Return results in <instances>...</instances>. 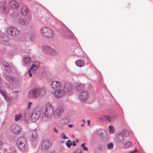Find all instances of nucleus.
<instances>
[{
  "instance_id": "6ab92c4d",
  "label": "nucleus",
  "mask_w": 153,
  "mask_h": 153,
  "mask_svg": "<svg viewBox=\"0 0 153 153\" xmlns=\"http://www.w3.org/2000/svg\"><path fill=\"white\" fill-rule=\"evenodd\" d=\"M75 88L77 91L80 92L83 90L84 87L83 85L77 84Z\"/></svg>"
},
{
  "instance_id": "f03ea898",
  "label": "nucleus",
  "mask_w": 153,
  "mask_h": 153,
  "mask_svg": "<svg viewBox=\"0 0 153 153\" xmlns=\"http://www.w3.org/2000/svg\"><path fill=\"white\" fill-rule=\"evenodd\" d=\"M54 107L50 104H46L45 109V112L43 115L42 119L46 118L50 119L53 116Z\"/></svg>"
},
{
  "instance_id": "dca6fc26",
  "label": "nucleus",
  "mask_w": 153,
  "mask_h": 153,
  "mask_svg": "<svg viewBox=\"0 0 153 153\" xmlns=\"http://www.w3.org/2000/svg\"><path fill=\"white\" fill-rule=\"evenodd\" d=\"M28 12V9L25 6H23L21 8V12L23 16H26Z\"/></svg>"
},
{
  "instance_id": "5701e85b",
  "label": "nucleus",
  "mask_w": 153,
  "mask_h": 153,
  "mask_svg": "<svg viewBox=\"0 0 153 153\" xmlns=\"http://www.w3.org/2000/svg\"><path fill=\"white\" fill-rule=\"evenodd\" d=\"M6 79L7 80L11 83H12L14 82V78L12 76H6Z\"/></svg>"
},
{
  "instance_id": "cd10ccee",
  "label": "nucleus",
  "mask_w": 153,
  "mask_h": 153,
  "mask_svg": "<svg viewBox=\"0 0 153 153\" xmlns=\"http://www.w3.org/2000/svg\"><path fill=\"white\" fill-rule=\"evenodd\" d=\"M132 145L131 142L128 141L125 143L123 145L124 148H128L130 147Z\"/></svg>"
},
{
  "instance_id": "6e6552de",
  "label": "nucleus",
  "mask_w": 153,
  "mask_h": 153,
  "mask_svg": "<svg viewBox=\"0 0 153 153\" xmlns=\"http://www.w3.org/2000/svg\"><path fill=\"white\" fill-rule=\"evenodd\" d=\"M10 130L12 132L15 134H19L21 132V129L20 127L18 125H14L10 127Z\"/></svg>"
},
{
  "instance_id": "4468645a",
  "label": "nucleus",
  "mask_w": 153,
  "mask_h": 153,
  "mask_svg": "<svg viewBox=\"0 0 153 153\" xmlns=\"http://www.w3.org/2000/svg\"><path fill=\"white\" fill-rule=\"evenodd\" d=\"M75 63L77 66L79 67H82L85 65V62L82 60H77L75 61Z\"/></svg>"
},
{
  "instance_id": "412c9836",
  "label": "nucleus",
  "mask_w": 153,
  "mask_h": 153,
  "mask_svg": "<svg viewBox=\"0 0 153 153\" xmlns=\"http://www.w3.org/2000/svg\"><path fill=\"white\" fill-rule=\"evenodd\" d=\"M3 64L4 65V69L7 71H9L11 70V68L9 64L7 62H3Z\"/></svg>"
},
{
  "instance_id": "72a5a7b5",
  "label": "nucleus",
  "mask_w": 153,
  "mask_h": 153,
  "mask_svg": "<svg viewBox=\"0 0 153 153\" xmlns=\"http://www.w3.org/2000/svg\"><path fill=\"white\" fill-rule=\"evenodd\" d=\"M113 147V144L112 143H110L107 144V147L109 149H111Z\"/></svg>"
},
{
  "instance_id": "f704fd0d",
  "label": "nucleus",
  "mask_w": 153,
  "mask_h": 153,
  "mask_svg": "<svg viewBox=\"0 0 153 153\" xmlns=\"http://www.w3.org/2000/svg\"><path fill=\"white\" fill-rule=\"evenodd\" d=\"M61 138L63 139H68V138L66 136H65V135L64 133H62L61 134Z\"/></svg>"
},
{
  "instance_id": "bb28decb",
  "label": "nucleus",
  "mask_w": 153,
  "mask_h": 153,
  "mask_svg": "<svg viewBox=\"0 0 153 153\" xmlns=\"http://www.w3.org/2000/svg\"><path fill=\"white\" fill-rule=\"evenodd\" d=\"M122 135L124 137H128L129 136V133L127 131L123 130L122 131Z\"/></svg>"
},
{
  "instance_id": "37998d69",
  "label": "nucleus",
  "mask_w": 153,
  "mask_h": 153,
  "mask_svg": "<svg viewBox=\"0 0 153 153\" xmlns=\"http://www.w3.org/2000/svg\"><path fill=\"white\" fill-rule=\"evenodd\" d=\"M72 145H73L74 146H75L76 145V143H75L74 141H73V142H72Z\"/></svg>"
},
{
  "instance_id": "7c9ffc66",
  "label": "nucleus",
  "mask_w": 153,
  "mask_h": 153,
  "mask_svg": "<svg viewBox=\"0 0 153 153\" xmlns=\"http://www.w3.org/2000/svg\"><path fill=\"white\" fill-rule=\"evenodd\" d=\"M25 62L26 63H30L31 61V58L30 57H25L24 59Z\"/></svg>"
},
{
  "instance_id": "79ce46f5",
  "label": "nucleus",
  "mask_w": 153,
  "mask_h": 153,
  "mask_svg": "<svg viewBox=\"0 0 153 153\" xmlns=\"http://www.w3.org/2000/svg\"><path fill=\"white\" fill-rule=\"evenodd\" d=\"M90 122H90V120H88L87 121V123H88V126H89L90 125Z\"/></svg>"
},
{
  "instance_id": "aec40b11",
  "label": "nucleus",
  "mask_w": 153,
  "mask_h": 153,
  "mask_svg": "<svg viewBox=\"0 0 153 153\" xmlns=\"http://www.w3.org/2000/svg\"><path fill=\"white\" fill-rule=\"evenodd\" d=\"M0 92L7 100L9 101L10 100L11 98L8 96V95L7 94V93L5 91H0Z\"/></svg>"
},
{
  "instance_id": "ddd939ff",
  "label": "nucleus",
  "mask_w": 153,
  "mask_h": 153,
  "mask_svg": "<svg viewBox=\"0 0 153 153\" xmlns=\"http://www.w3.org/2000/svg\"><path fill=\"white\" fill-rule=\"evenodd\" d=\"M36 68L37 67L36 65H35L34 64H32L30 68V70H29L28 72V73L30 77H31L32 76L31 72L33 73H34L35 70L36 69Z\"/></svg>"
},
{
  "instance_id": "a19ab883",
  "label": "nucleus",
  "mask_w": 153,
  "mask_h": 153,
  "mask_svg": "<svg viewBox=\"0 0 153 153\" xmlns=\"http://www.w3.org/2000/svg\"><path fill=\"white\" fill-rule=\"evenodd\" d=\"M69 89H68V91H69L70 90H71V85H69Z\"/></svg>"
},
{
  "instance_id": "0eeeda50",
  "label": "nucleus",
  "mask_w": 153,
  "mask_h": 153,
  "mask_svg": "<svg viewBox=\"0 0 153 153\" xmlns=\"http://www.w3.org/2000/svg\"><path fill=\"white\" fill-rule=\"evenodd\" d=\"M52 142V141L50 139L44 140L42 143V149L43 150H46L48 149L51 145Z\"/></svg>"
},
{
  "instance_id": "9d476101",
  "label": "nucleus",
  "mask_w": 153,
  "mask_h": 153,
  "mask_svg": "<svg viewBox=\"0 0 153 153\" xmlns=\"http://www.w3.org/2000/svg\"><path fill=\"white\" fill-rule=\"evenodd\" d=\"M64 111L61 109H57L54 111L53 115L56 118H59L63 113Z\"/></svg>"
},
{
  "instance_id": "a878e982",
  "label": "nucleus",
  "mask_w": 153,
  "mask_h": 153,
  "mask_svg": "<svg viewBox=\"0 0 153 153\" xmlns=\"http://www.w3.org/2000/svg\"><path fill=\"white\" fill-rule=\"evenodd\" d=\"M30 134L32 135L33 138H35L36 136V132L35 130H32L30 132Z\"/></svg>"
},
{
  "instance_id": "f8f14e48",
  "label": "nucleus",
  "mask_w": 153,
  "mask_h": 153,
  "mask_svg": "<svg viewBox=\"0 0 153 153\" xmlns=\"http://www.w3.org/2000/svg\"><path fill=\"white\" fill-rule=\"evenodd\" d=\"M19 30L16 28L13 27L9 28L8 30V33L11 35H14L18 34Z\"/></svg>"
},
{
  "instance_id": "7ed1b4c3",
  "label": "nucleus",
  "mask_w": 153,
  "mask_h": 153,
  "mask_svg": "<svg viewBox=\"0 0 153 153\" xmlns=\"http://www.w3.org/2000/svg\"><path fill=\"white\" fill-rule=\"evenodd\" d=\"M42 35L47 38H51L53 35V31L50 28L46 27H42L40 30Z\"/></svg>"
},
{
  "instance_id": "c756f323",
  "label": "nucleus",
  "mask_w": 153,
  "mask_h": 153,
  "mask_svg": "<svg viewBox=\"0 0 153 153\" xmlns=\"http://www.w3.org/2000/svg\"><path fill=\"white\" fill-rule=\"evenodd\" d=\"M50 53H49V54L54 55H56L57 53V52L52 48H51V49H50Z\"/></svg>"
},
{
  "instance_id": "58836bf2",
  "label": "nucleus",
  "mask_w": 153,
  "mask_h": 153,
  "mask_svg": "<svg viewBox=\"0 0 153 153\" xmlns=\"http://www.w3.org/2000/svg\"><path fill=\"white\" fill-rule=\"evenodd\" d=\"M54 129V131L55 132L57 133H58V131L57 129H56V127H55L53 128Z\"/></svg>"
},
{
  "instance_id": "4c0bfd02",
  "label": "nucleus",
  "mask_w": 153,
  "mask_h": 153,
  "mask_svg": "<svg viewBox=\"0 0 153 153\" xmlns=\"http://www.w3.org/2000/svg\"><path fill=\"white\" fill-rule=\"evenodd\" d=\"M32 105V103H31V102H29L28 103V108L29 109H30V107H31V105Z\"/></svg>"
},
{
  "instance_id": "e433bc0d",
  "label": "nucleus",
  "mask_w": 153,
  "mask_h": 153,
  "mask_svg": "<svg viewBox=\"0 0 153 153\" xmlns=\"http://www.w3.org/2000/svg\"><path fill=\"white\" fill-rule=\"evenodd\" d=\"M137 152L136 148H135V149H134L133 151H130L129 152V153H135Z\"/></svg>"
},
{
  "instance_id": "1a4fd4ad",
  "label": "nucleus",
  "mask_w": 153,
  "mask_h": 153,
  "mask_svg": "<svg viewBox=\"0 0 153 153\" xmlns=\"http://www.w3.org/2000/svg\"><path fill=\"white\" fill-rule=\"evenodd\" d=\"M89 97L88 93L85 91L81 92L79 96L80 99L82 101H85L88 99Z\"/></svg>"
},
{
  "instance_id": "a18cd8bd",
  "label": "nucleus",
  "mask_w": 153,
  "mask_h": 153,
  "mask_svg": "<svg viewBox=\"0 0 153 153\" xmlns=\"http://www.w3.org/2000/svg\"><path fill=\"white\" fill-rule=\"evenodd\" d=\"M120 137H122V136L120 135V134H119L117 136V138L118 137L119 138Z\"/></svg>"
},
{
  "instance_id": "f257e3e1",
  "label": "nucleus",
  "mask_w": 153,
  "mask_h": 153,
  "mask_svg": "<svg viewBox=\"0 0 153 153\" xmlns=\"http://www.w3.org/2000/svg\"><path fill=\"white\" fill-rule=\"evenodd\" d=\"M46 89L45 87L37 88L33 89L29 91L28 96L30 98L36 99L45 95Z\"/></svg>"
},
{
  "instance_id": "2eb2a0df",
  "label": "nucleus",
  "mask_w": 153,
  "mask_h": 153,
  "mask_svg": "<svg viewBox=\"0 0 153 153\" xmlns=\"http://www.w3.org/2000/svg\"><path fill=\"white\" fill-rule=\"evenodd\" d=\"M10 5L12 7L17 8L19 7V3L14 0H12L10 1Z\"/></svg>"
},
{
  "instance_id": "9b49d317",
  "label": "nucleus",
  "mask_w": 153,
  "mask_h": 153,
  "mask_svg": "<svg viewBox=\"0 0 153 153\" xmlns=\"http://www.w3.org/2000/svg\"><path fill=\"white\" fill-rule=\"evenodd\" d=\"M52 88L54 90L59 89L61 88V83L59 81H55L52 82L51 84Z\"/></svg>"
},
{
  "instance_id": "39448f33",
  "label": "nucleus",
  "mask_w": 153,
  "mask_h": 153,
  "mask_svg": "<svg viewBox=\"0 0 153 153\" xmlns=\"http://www.w3.org/2000/svg\"><path fill=\"white\" fill-rule=\"evenodd\" d=\"M41 111V108L40 107L37 108L33 111L32 116L30 117L32 121L35 122L39 119Z\"/></svg>"
},
{
  "instance_id": "49530a36",
  "label": "nucleus",
  "mask_w": 153,
  "mask_h": 153,
  "mask_svg": "<svg viewBox=\"0 0 153 153\" xmlns=\"http://www.w3.org/2000/svg\"><path fill=\"white\" fill-rule=\"evenodd\" d=\"M74 142L75 143H78V141L76 139Z\"/></svg>"
},
{
  "instance_id": "20e7f679",
  "label": "nucleus",
  "mask_w": 153,
  "mask_h": 153,
  "mask_svg": "<svg viewBox=\"0 0 153 153\" xmlns=\"http://www.w3.org/2000/svg\"><path fill=\"white\" fill-rule=\"evenodd\" d=\"M16 144L18 148L21 150H25L26 149V141L23 137L19 138L17 140Z\"/></svg>"
},
{
  "instance_id": "c9c22d12",
  "label": "nucleus",
  "mask_w": 153,
  "mask_h": 153,
  "mask_svg": "<svg viewBox=\"0 0 153 153\" xmlns=\"http://www.w3.org/2000/svg\"><path fill=\"white\" fill-rule=\"evenodd\" d=\"M73 153H82V150L81 149H78L74 152Z\"/></svg>"
},
{
  "instance_id": "b1692460",
  "label": "nucleus",
  "mask_w": 153,
  "mask_h": 153,
  "mask_svg": "<svg viewBox=\"0 0 153 153\" xmlns=\"http://www.w3.org/2000/svg\"><path fill=\"white\" fill-rule=\"evenodd\" d=\"M103 119L106 121L110 122L112 121V118L109 116H104L103 117Z\"/></svg>"
},
{
  "instance_id": "393cba45",
  "label": "nucleus",
  "mask_w": 153,
  "mask_h": 153,
  "mask_svg": "<svg viewBox=\"0 0 153 153\" xmlns=\"http://www.w3.org/2000/svg\"><path fill=\"white\" fill-rule=\"evenodd\" d=\"M22 117V115L21 114L16 115L15 116V120L16 121H17L20 120Z\"/></svg>"
},
{
  "instance_id": "ea45409f",
  "label": "nucleus",
  "mask_w": 153,
  "mask_h": 153,
  "mask_svg": "<svg viewBox=\"0 0 153 153\" xmlns=\"http://www.w3.org/2000/svg\"><path fill=\"white\" fill-rule=\"evenodd\" d=\"M68 126L70 128H71L73 127V125L71 124H69L68 125Z\"/></svg>"
},
{
  "instance_id": "c85d7f7f",
  "label": "nucleus",
  "mask_w": 153,
  "mask_h": 153,
  "mask_svg": "<svg viewBox=\"0 0 153 153\" xmlns=\"http://www.w3.org/2000/svg\"><path fill=\"white\" fill-rule=\"evenodd\" d=\"M108 131L111 134H112L114 132V127L111 125L109 126L108 127Z\"/></svg>"
},
{
  "instance_id": "de8ad7c7",
  "label": "nucleus",
  "mask_w": 153,
  "mask_h": 153,
  "mask_svg": "<svg viewBox=\"0 0 153 153\" xmlns=\"http://www.w3.org/2000/svg\"><path fill=\"white\" fill-rule=\"evenodd\" d=\"M84 123L82 124H81V126H84Z\"/></svg>"
},
{
  "instance_id": "f3484780",
  "label": "nucleus",
  "mask_w": 153,
  "mask_h": 153,
  "mask_svg": "<svg viewBox=\"0 0 153 153\" xmlns=\"http://www.w3.org/2000/svg\"><path fill=\"white\" fill-rule=\"evenodd\" d=\"M42 48L43 51L44 53L46 54H49V53H50V52L51 51L50 49H51V48L46 46H42Z\"/></svg>"
},
{
  "instance_id": "2f4dec72",
  "label": "nucleus",
  "mask_w": 153,
  "mask_h": 153,
  "mask_svg": "<svg viewBox=\"0 0 153 153\" xmlns=\"http://www.w3.org/2000/svg\"><path fill=\"white\" fill-rule=\"evenodd\" d=\"M66 144L68 147L70 148L72 145V142L70 140H68L66 142Z\"/></svg>"
},
{
  "instance_id": "423d86ee",
  "label": "nucleus",
  "mask_w": 153,
  "mask_h": 153,
  "mask_svg": "<svg viewBox=\"0 0 153 153\" xmlns=\"http://www.w3.org/2000/svg\"><path fill=\"white\" fill-rule=\"evenodd\" d=\"M53 94L55 98H60L65 95V92L63 89L60 88L56 90L53 92Z\"/></svg>"
},
{
  "instance_id": "4be33fe9",
  "label": "nucleus",
  "mask_w": 153,
  "mask_h": 153,
  "mask_svg": "<svg viewBox=\"0 0 153 153\" xmlns=\"http://www.w3.org/2000/svg\"><path fill=\"white\" fill-rule=\"evenodd\" d=\"M69 121V119L65 117L61 119L60 120V123L62 124H65L68 123Z\"/></svg>"
},
{
  "instance_id": "c03bdc74",
  "label": "nucleus",
  "mask_w": 153,
  "mask_h": 153,
  "mask_svg": "<svg viewBox=\"0 0 153 153\" xmlns=\"http://www.w3.org/2000/svg\"><path fill=\"white\" fill-rule=\"evenodd\" d=\"M82 121L84 123H85L86 122L85 120L84 119H82Z\"/></svg>"
},
{
  "instance_id": "a211bd4d",
  "label": "nucleus",
  "mask_w": 153,
  "mask_h": 153,
  "mask_svg": "<svg viewBox=\"0 0 153 153\" xmlns=\"http://www.w3.org/2000/svg\"><path fill=\"white\" fill-rule=\"evenodd\" d=\"M18 22L22 25H27L28 24V22L26 19H18Z\"/></svg>"
},
{
  "instance_id": "473e14b6",
  "label": "nucleus",
  "mask_w": 153,
  "mask_h": 153,
  "mask_svg": "<svg viewBox=\"0 0 153 153\" xmlns=\"http://www.w3.org/2000/svg\"><path fill=\"white\" fill-rule=\"evenodd\" d=\"M81 146L82 148L84 150L88 151V148L85 146V143H83L82 144Z\"/></svg>"
}]
</instances>
